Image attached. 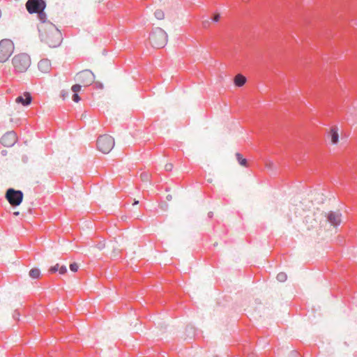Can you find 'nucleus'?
I'll return each mask as SVG.
<instances>
[{
    "label": "nucleus",
    "instance_id": "obj_1",
    "mask_svg": "<svg viewBox=\"0 0 357 357\" xmlns=\"http://www.w3.org/2000/svg\"><path fill=\"white\" fill-rule=\"evenodd\" d=\"M38 31L40 40L50 47H58L62 41L61 31L51 22L40 24Z\"/></svg>",
    "mask_w": 357,
    "mask_h": 357
},
{
    "label": "nucleus",
    "instance_id": "obj_2",
    "mask_svg": "<svg viewBox=\"0 0 357 357\" xmlns=\"http://www.w3.org/2000/svg\"><path fill=\"white\" fill-rule=\"evenodd\" d=\"M15 73H22L27 70L31 65L30 56L25 53L16 54L12 59Z\"/></svg>",
    "mask_w": 357,
    "mask_h": 357
},
{
    "label": "nucleus",
    "instance_id": "obj_3",
    "mask_svg": "<svg viewBox=\"0 0 357 357\" xmlns=\"http://www.w3.org/2000/svg\"><path fill=\"white\" fill-rule=\"evenodd\" d=\"M149 39L153 47L162 48L167 44V35L161 28H156L150 33Z\"/></svg>",
    "mask_w": 357,
    "mask_h": 357
},
{
    "label": "nucleus",
    "instance_id": "obj_4",
    "mask_svg": "<svg viewBox=\"0 0 357 357\" xmlns=\"http://www.w3.org/2000/svg\"><path fill=\"white\" fill-rule=\"evenodd\" d=\"M98 149L102 153H108L114 146V138L109 135H100L96 142Z\"/></svg>",
    "mask_w": 357,
    "mask_h": 357
},
{
    "label": "nucleus",
    "instance_id": "obj_5",
    "mask_svg": "<svg viewBox=\"0 0 357 357\" xmlns=\"http://www.w3.org/2000/svg\"><path fill=\"white\" fill-rule=\"evenodd\" d=\"M14 51V44L10 39H3L0 41V62L6 61Z\"/></svg>",
    "mask_w": 357,
    "mask_h": 357
},
{
    "label": "nucleus",
    "instance_id": "obj_6",
    "mask_svg": "<svg viewBox=\"0 0 357 357\" xmlns=\"http://www.w3.org/2000/svg\"><path fill=\"white\" fill-rule=\"evenodd\" d=\"M95 79L94 74L89 70H84L77 74V80L84 86H90Z\"/></svg>",
    "mask_w": 357,
    "mask_h": 357
},
{
    "label": "nucleus",
    "instance_id": "obj_7",
    "mask_svg": "<svg viewBox=\"0 0 357 357\" xmlns=\"http://www.w3.org/2000/svg\"><path fill=\"white\" fill-rule=\"evenodd\" d=\"M6 197L12 206H18L22 201L23 194L20 190L10 188L7 190Z\"/></svg>",
    "mask_w": 357,
    "mask_h": 357
},
{
    "label": "nucleus",
    "instance_id": "obj_8",
    "mask_svg": "<svg viewBox=\"0 0 357 357\" xmlns=\"http://www.w3.org/2000/svg\"><path fill=\"white\" fill-rule=\"evenodd\" d=\"M45 6V2L43 0H28L26 3V8L29 13L44 10Z\"/></svg>",
    "mask_w": 357,
    "mask_h": 357
},
{
    "label": "nucleus",
    "instance_id": "obj_9",
    "mask_svg": "<svg viewBox=\"0 0 357 357\" xmlns=\"http://www.w3.org/2000/svg\"><path fill=\"white\" fill-rule=\"evenodd\" d=\"M17 142V135L14 132H8L1 138V143L3 146L10 147Z\"/></svg>",
    "mask_w": 357,
    "mask_h": 357
},
{
    "label": "nucleus",
    "instance_id": "obj_10",
    "mask_svg": "<svg viewBox=\"0 0 357 357\" xmlns=\"http://www.w3.org/2000/svg\"><path fill=\"white\" fill-rule=\"evenodd\" d=\"M327 138L331 142V144L335 145L338 144L340 137L337 126H333L330 128L327 132Z\"/></svg>",
    "mask_w": 357,
    "mask_h": 357
},
{
    "label": "nucleus",
    "instance_id": "obj_11",
    "mask_svg": "<svg viewBox=\"0 0 357 357\" xmlns=\"http://www.w3.org/2000/svg\"><path fill=\"white\" fill-rule=\"evenodd\" d=\"M32 97L29 92H24L21 96L16 98L15 102L23 106H28L31 103Z\"/></svg>",
    "mask_w": 357,
    "mask_h": 357
},
{
    "label": "nucleus",
    "instance_id": "obj_12",
    "mask_svg": "<svg viewBox=\"0 0 357 357\" xmlns=\"http://www.w3.org/2000/svg\"><path fill=\"white\" fill-rule=\"evenodd\" d=\"M328 222L333 226H337L341 222V214L340 213L330 212L327 216Z\"/></svg>",
    "mask_w": 357,
    "mask_h": 357
},
{
    "label": "nucleus",
    "instance_id": "obj_13",
    "mask_svg": "<svg viewBox=\"0 0 357 357\" xmlns=\"http://www.w3.org/2000/svg\"><path fill=\"white\" fill-rule=\"evenodd\" d=\"M38 69L44 73L50 72L51 70V63L47 59H42L38 63Z\"/></svg>",
    "mask_w": 357,
    "mask_h": 357
},
{
    "label": "nucleus",
    "instance_id": "obj_14",
    "mask_svg": "<svg viewBox=\"0 0 357 357\" xmlns=\"http://www.w3.org/2000/svg\"><path fill=\"white\" fill-rule=\"evenodd\" d=\"M234 82L236 86L241 87L245 84L246 78L243 75L238 74L234 77Z\"/></svg>",
    "mask_w": 357,
    "mask_h": 357
},
{
    "label": "nucleus",
    "instance_id": "obj_15",
    "mask_svg": "<svg viewBox=\"0 0 357 357\" xmlns=\"http://www.w3.org/2000/svg\"><path fill=\"white\" fill-rule=\"evenodd\" d=\"M236 160H238V163L241 166H243L245 167H248L247 160L245 158H244L241 153H236Z\"/></svg>",
    "mask_w": 357,
    "mask_h": 357
},
{
    "label": "nucleus",
    "instance_id": "obj_16",
    "mask_svg": "<svg viewBox=\"0 0 357 357\" xmlns=\"http://www.w3.org/2000/svg\"><path fill=\"white\" fill-rule=\"evenodd\" d=\"M29 276L33 279H38L40 278V271L38 268H34L30 270Z\"/></svg>",
    "mask_w": 357,
    "mask_h": 357
},
{
    "label": "nucleus",
    "instance_id": "obj_17",
    "mask_svg": "<svg viewBox=\"0 0 357 357\" xmlns=\"http://www.w3.org/2000/svg\"><path fill=\"white\" fill-rule=\"evenodd\" d=\"M37 13H38V17L40 21V24L48 22H46V14L44 13L43 10L39 11Z\"/></svg>",
    "mask_w": 357,
    "mask_h": 357
},
{
    "label": "nucleus",
    "instance_id": "obj_18",
    "mask_svg": "<svg viewBox=\"0 0 357 357\" xmlns=\"http://www.w3.org/2000/svg\"><path fill=\"white\" fill-rule=\"evenodd\" d=\"M154 15L158 20H160L165 18V13L160 9L156 10L154 13Z\"/></svg>",
    "mask_w": 357,
    "mask_h": 357
},
{
    "label": "nucleus",
    "instance_id": "obj_19",
    "mask_svg": "<svg viewBox=\"0 0 357 357\" xmlns=\"http://www.w3.org/2000/svg\"><path fill=\"white\" fill-rule=\"evenodd\" d=\"M287 278V274L283 272L279 273L277 275V280L280 282H284L286 281Z\"/></svg>",
    "mask_w": 357,
    "mask_h": 357
},
{
    "label": "nucleus",
    "instance_id": "obj_20",
    "mask_svg": "<svg viewBox=\"0 0 357 357\" xmlns=\"http://www.w3.org/2000/svg\"><path fill=\"white\" fill-rule=\"evenodd\" d=\"M81 85L80 84H74L72 88H71V90L74 93H77L78 92L80 91L81 90Z\"/></svg>",
    "mask_w": 357,
    "mask_h": 357
},
{
    "label": "nucleus",
    "instance_id": "obj_21",
    "mask_svg": "<svg viewBox=\"0 0 357 357\" xmlns=\"http://www.w3.org/2000/svg\"><path fill=\"white\" fill-rule=\"evenodd\" d=\"M59 266L60 265L59 264H56V265L50 267V268L49 269L50 273H54L56 271H59Z\"/></svg>",
    "mask_w": 357,
    "mask_h": 357
},
{
    "label": "nucleus",
    "instance_id": "obj_22",
    "mask_svg": "<svg viewBox=\"0 0 357 357\" xmlns=\"http://www.w3.org/2000/svg\"><path fill=\"white\" fill-rule=\"evenodd\" d=\"M79 268V266L77 263H72L70 264V269L73 272H77Z\"/></svg>",
    "mask_w": 357,
    "mask_h": 357
},
{
    "label": "nucleus",
    "instance_id": "obj_23",
    "mask_svg": "<svg viewBox=\"0 0 357 357\" xmlns=\"http://www.w3.org/2000/svg\"><path fill=\"white\" fill-rule=\"evenodd\" d=\"M60 274H65L67 272V268L65 266H60L59 268Z\"/></svg>",
    "mask_w": 357,
    "mask_h": 357
},
{
    "label": "nucleus",
    "instance_id": "obj_24",
    "mask_svg": "<svg viewBox=\"0 0 357 357\" xmlns=\"http://www.w3.org/2000/svg\"><path fill=\"white\" fill-rule=\"evenodd\" d=\"M72 99L75 102H78L80 100V98L77 93H74L72 97Z\"/></svg>",
    "mask_w": 357,
    "mask_h": 357
},
{
    "label": "nucleus",
    "instance_id": "obj_25",
    "mask_svg": "<svg viewBox=\"0 0 357 357\" xmlns=\"http://www.w3.org/2000/svg\"><path fill=\"white\" fill-rule=\"evenodd\" d=\"M220 15H219V14H216V15H215L213 16V20L214 22H218V21H219V20H220Z\"/></svg>",
    "mask_w": 357,
    "mask_h": 357
},
{
    "label": "nucleus",
    "instance_id": "obj_26",
    "mask_svg": "<svg viewBox=\"0 0 357 357\" xmlns=\"http://www.w3.org/2000/svg\"><path fill=\"white\" fill-rule=\"evenodd\" d=\"M138 204L137 201L135 202V203H134V204Z\"/></svg>",
    "mask_w": 357,
    "mask_h": 357
}]
</instances>
